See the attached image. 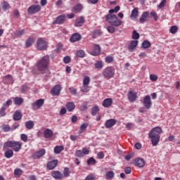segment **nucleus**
Here are the masks:
<instances>
[{
	"mask_svg": "<svg viewBox=\"0 0 180 180\" xmlns=\"http://www.w3.org/2000/svg\"><path fill=\"white\" fill-rule=\"evenodd\" d=\"M8 147L13 148L14 151H19L22 148V143L19 141H8L5 143L4 148H8Z\"/></svg>",
	"mask_w": 180,
	"mask_h": 180,
	"instance_id": "4",
	"label": "nucleus"
},
{
	"mask_svg": "<svg viewBox=\"0 0 180 180\" xmlns=\"http://www.w3.org/2000/svg\"><path fill=\"white\" fill-rule=\"evenodd\" d=\"M22 119V113H20V111L17 110L15 111V113L13 114V120L18 121Z\"/></svg>",
	"mask_w": 180,
	"mask_h": 180,
	"instance_id": "29",
	"label": "nucleus"
},
{
	"mask_svg": "<svg viewBox=\"0 0 180 180\" xmlns=\"http://www.w3.org/2000/svg\"><path fill=\"white\" fill-rule=\"evenodd\" d=\"M116 122H117L116 120L110 119L105 122V126L106 129H110V127H113V126H115V124H116Z\"/></svg>",
	"mask_w": 180,
	"mask_h": 180,
	"instance_id": "18",
	"label": "nucleus"
},
{
	"mask_svg": "<svg viewBox=\"0 0 180 180\" xmlns=\"http://www.w3.org/2000/svg\"><path fill=\"white\" fill-rule=\"evenodd\" d=\"M47 43L44 41L43 38H39L37 41V49L39 51H43L47 50Z\"/></svg>",
	"mask_w": 180,
	"mask_h": 180,
	"instance_id": "6",
	"label": "nucleus"
},
{
	"mask_svg": "<svg viewBox=\"0 0 180 180\" xmlns=\"http://www.w3.org/2000/svg\"><path fill=\"white\" fill-rule=\"evenodd\" d=\"M141 47L142 49H149V47H151V43L147 40H145L143 41Z\"/></svg>",
	"mask_w": 180,
	"mask_h": 180,
	"instance_id": "35",
	"label": "nucleus"
},
{
	"mask_svg": "<svg viewBox=\"0 0 180 180\" xmlns=\"http://www.w3.org/2000/svg\"><path fill=\"white\" fill-rule=\"evenodd\" d=\"M124 172L127 174H131V168H130L129 167H126L124 169Z\"/></svg>",
	"mask_w": 180,
	"mask_h": 180,
	"instance_id": "63",
	"label": "nucleus"
},
{
	"mask_svg": "<svg viewBox=\"0 0 180 180\" xmlns=\"http://www.w3.org/2000/svg\"><path fill=\"white\" fill-rule=\"evenodd\" d=\"M96 179V177H95V175L94 174H90V175H88L85 180H95Z\"/></svg>",
	"mask_w": 180,
	"mask_h": 180,
	"instance_id": "58",
	"label": "nucleus"
},
{
	"mask_svg": "<svg viewBox=\"0 0 180 180\" xmlns=\"http://www.w3.org/2000/svg\"><path fill=\"white\" fill-rule=\"evenodd\" d=\"M138 16H139V8H135L132 10L130 18L131 19H132V20H135V19H137Z\"/></svg>",
	"mask_w": 180,
	"mask_h": 180,
	"instance_id": "25",
	"label": "nucleus"
},
{
	"mask_svg": "<svg viewBox=\"0 0 180 180\" xmlns=\"http://www.w3.org/2000/svg\"><path fill=\"white\" fill-rule=\"evenodd\" d=\"M51 175L54 179L57 180H61L63 178H64L63 174H62L60 171L57 170L53 171L51 172Z\"/></svg>",
	"mask_w": 180,
	"mask_h": 180,
	"instance_id": "14",
	"label": "nucleus"
},
{
	"mask_svg": "<svg viewBox=\"0 0 180 180\" xmlns=\"http://www.w3.org/2000/svg\"><path fill=\"white\" fill-rule=\"evenodd\" d=\"M98 113H99V107L96 105L91 108V115L92 116H96Z\"/></svg>",
	"mask_w": 180,
	"mask_h": 180,
	"instance_id": "34",
	"label": "nucleus"
},
{
	"mask_svg": "<svg viewBox=\"0 0 180 180\" xmlns=\"http://www.w3.org/2000/svg\"><path fill=\"white\" fill-rule=\"evenodd\" d=\"M177 32H178V26L173 25L171 27L170 33H172V34H175V33H176Z\"/></svg>",
	"mask_w": 180,
	"mask_h": 180,
	"instance_id": "45",
	"label": "nucleus"
},
{
	"mask_svg": "<svg viewBox=\"0 0 180 180\" xmlns=\"http://www.w3.org/2000/svg\"><path fill=\"white\" fill-rule=\"evenodd\" d=\"M34 43V39L33 38H29L26 41H25V47L29 48L31 47L32 44Z\"/></svg>",
	"mask_w": 180,
	"mask_h": 180,
	"instance_id": "36",
	"label": "nucleus"
},
{
	"mask_svg": "<svg viewBox=\"0 0 180 180\" xmlns=\"http://www.w3.org/2000/svg\"><path fill=\"white\" fill-rule=\"evenodd\" d=\"M165 4H167V0H162L160 5L158 6V7L160 8V9H162V8H164L165 6Z\"/></svg>",
	"mask_w": 180,
	"mask_h": 180,
	"instance_id": "54",
	"label": "nucleus"
},
{
	"mask_svg": "<svg viewBox=\"0 0 180 180\" xmlns=\"http://www.w3.org/2000/svg\"><path fill=\"white\" fill-rule=\"evenodd\" d=\"M77 56L80 58H84L85 57V51L82 49H79L77 51Z\"/></svg>",
	"mask_w": 180,
	"mask_h": 180,
	"instance_id": "41",
	"label": "nucleus"
},
{
	"mask_svg": "<svg viewBox=\"0 0 180 180\" xmlns=\"http://www.w3.org/2000/svg\"><path fill=\"white\" fill-rule=\"evenodd\" d=\"M95 68L97 70H101V68H103V62L98 60L94 65Z\"/></svg>",
	"mask_w": 180,
	"mask_h": 180,
	"instance_id": "40",
	"label": "nucleus"
},
{
	"mask_svg": "<svg viewBox=\"0 0 180 180\" xmlns=\"http://www.w3.org/2000/svg\"><path fill=\"white\" fill-rule=\"evenodd\" d=\"M43 105H44V99L40 98L32 103V108L34 110H37L40 109Z\"/></svg>",
	"mask_w": 180,
	"mask_h": 180,
	"instance_id": "9",
	"label": "nucleus"
},
{
	"mask_svg": "<svg viewBox=\"0 0 180 180\" xmlns=\"http://www.w3.org/2000/svg\"><path fill=\"white\" fill-rule=\"evenodd\" d=\"M150 16V13L148 11L143 12L139 18L140 23H144L147 21V18Z\"/></svg>",
	"mask_w": 180,
	"mask_h": 180,
	"instance_id": "21",
	"label": "nucleus"
},
{
	"mask_svg": "<svg viewBox=\"0 0 180 180\" xmlns=\"http://www.w3.org/2000/svg\"><path fill=\"white\" fill-rule=\"evenodd\" d=\"M150 81H157L158 79V77L155 75H150Z\"/></svg>",
	"mask_w": 180,
	"mask_h": 180,
	"instance_id": "56",
	"label": "nucleus"
},
{
	"mask_svg": "<svg viewBox=\"0 0 180 180\" xmlns=\"http://www.w3.org/2000/svg\"><path fill=\"white\" fill-rule=\"evenodd\" d=\"M25 126L27 130H32L34 127V122L32 120L27 121L25 124Z\"/></svg>",
	"mask_w": 180,
	"mask_h": 180,
	"instance_id": "27",
	"label": "nucleus"
},
{
	"mask_svg": "<svg viewBox=\"0 0 180 180\" xmlns=\"http://www.w3.org/2000/svg\"><path fill=\"white\" fill-rule=\"evenodd\" d=\"M66 108L68 112H72V110L75 109V104L74 103V102H69L66 104Z\"/></svg>",
	"mask_w": 180,
	"mask_h": 180,
	"instance_id": "28",
	"label": "nucleus"
},
{
	"mask_svg": "<svg viewBox=\"0 0 180 180\" xmlns=\"http://www.w3.org/2000/svg\"><path fill=\"white\" fill-rule=\"evenodd\" d=\"M82 11V5L80 4H77L76 6H74L73 8V11L75 13H78Z\"/></svg>",
	"mask_w": 180,
	"mask_h": 180,
	"instance_id": "32",
	"label": "nucleus"
},
{
	"mask_svg": "<svg viewBox=\"0 0 180 180\" xmlns=\"http://www.w3.org/2000/svg\"><path fill=\"white\" fill-rule=\"evenodd\" d=\"M84 23H85V19L84 17H79L75 20V26L79 27L81 26H84Z\"/></svg>",
	"mask_w": 180,
	"mask_h": 180,
	"instance_id": "19",
	"label": "nucleus"
},
{
	"mask_svg": "<svg viewBox=\"0 0 180 180\" xmlns=\"http://www.w3.org/2000/svg\"><path fill=\"white\" fill-rule=\"evenodd\" d=\"M50 64V56L46 55L37 63V68L41 72H44Z\"/></svg>",
	"mask_w": 180,
	"mask_h": 180,
	"instance_id": "2",
	"label": "nucleus"
},
{
	"mask_svg": "<svg viewBox=\"0 0 180 180\" xmlns=\"http://www.w3.org/2000/svg\"><path fill=\"white\" fill-rule=\"evenodd\" d=\"M63 61L65 64H68L71 62V58H70V56H65L63 58Z\"/></svg>",
	"mask_w": 180,
	"mask_h": 180,
	"instance_id": "55",
	"label": "nucleus"
},
{
	"mask_svg": "<svg viewBox=\"0 0 180 180\" xmlns=\"http://www.w3.org/2000/svg\"><path fill=\"white\" fill-rule=\"evenodd\" d=\"M162 132V129L160 127H154L148 134L149 139H151L152 145L155 147L160 143V134Z\"/></svg>",
	"mask_w": 180,
	"mask_h": 180,
	"instance_id": "1",
	"label": "nucleus"
},
{
	"mask_svg": "<svg viewBox=\"0 0 180 180\" xmlns=\"http://www.w3.org/2000/svg\"><path fill=\"white\" fill-rule=\"evenodd\" d=\"M88 127V124H82L80 126V129L79 131V133L81 134L82 133H84V131H85V130H86V128Z\"/></svg>",
	"mask_w": 180,
	"mask_h": 180,
	"instance_id": "43",
	"label": "nucleus"
},
{
	"mask_svg": "<svg viewBox=\"0 0 180 180\" xmlns=\"http://www.w3.org/2000/svg\"><path fill=\"white\" fill-rule=\"evenodd\" d=\"M138 44H139V41L137 40L131 41L129 46H128V50L129 51H134V49L137 47Z\"/></svg>",
	"mask_w": 180,
	"mask_h": 180,
	"instance_id": "23",
	"label": "nucleus"
},
{
	"mask_svg": "<svg viewBox=\"0 0 180 180\" xmlns=\"http://www.w3.org/2000/svg\"><path fill=\"white\" fill-rule=\"evenodd\" d=\"M152 105L151 97H150V96H145L143 98V106L146 107V109H150Z\"/></svg>",
	"mask_w": 180,
	"mask_h": 180,
	"instance_id": "11",
	"label": "nucleus"
},
{
	"mask_svg": "<svg viewBox=\"0 0 180 180\" xmlns=\"http://www.w3.org/2000/svg\"><path fill=\"white\" fill-rule=\"evenodd\" d=\"M82 92H89V87L87 84H83V86L81 88Z\"/></svg>",
	"mask_w": 180,
	"mask_h": 180,
	"instance_id": "50",
	"label": "nucleus"
},
{
	"mask_svg": "<svg viewBox=\"0 0 180 180\" xmlns=\"http://www.w3.org/2000/svg\"><path fill=\"white\" fill-rule=\"evenodd\" d=\"M112 103H113V100H112V98H105L103 101L102 105L104 108H110Z\"/></svg>",
	"mask_w": 180,
	"mask_h": 180,
	"instance_id": "22",
	"label": "nucleus"
},
{
	"mask_svg": "<svg viewBox=\"0 0 180 180\" xmlns=\"http://www.w3.org/2000/svg\"><path fill=\"white\" fill-rule=\"evenodd\" d=\"M105 60L107 64H110L111 63H113V61H115V58L112 56H108L105 57Z\"/></svg>",
	"mask_w": 180,
	"mask_h": 180,
	"instance_id": "42",
	"label": "nucleus"
},
{
	"mask_svg": "<svg viewBox=\"0 0 180 180\" xmlns=\"http://www.w3.org/2000/svg\"><path fill=\"white\" fill-rule=\"evenodd\" d=\"M101 53V46L99 45L95 44L94 50L90 52L91 56H98Z\"/></svg>",
	"mask_w": 180,
	"mask_h": 180,
	"instance_id": "20",
	"label": "nucleus"
},
{
	"mask_svg": "<svg viewBox=\"0 0 180 180\" xmlns=\"http://www.w3.org/2000/svg\"><path fill=\"white\" fill-rule=\"evenodd\" d=\"M63 150H64V146H56L54 148V153H55V154H60V153H61V151H63Z\"/></svg>",
	"mask_w": 180,
	"mask_h": 180,
	"instance_id": "33",
	"label": "nucleus"
},
{
	"mask_svg": "<svg viewBox=\"0 0 180 180\" xmlns=\"http://www.w3.org/2000/svg\"><path fill=\"white\" fill-rule=\"evenodd\" d=\"M131 37H132L133 40H139L140 39V34H139V32H137V31L134 30L132 32Z\"/></svg>",
	"mask_w": 180,
	"mask_h": 180,
	"instance_id": "39",
	"label": "nucleus"
},
{
	"mask_svg": "<svg viewBox=\"0 0 180 180\" xmlns=\"http://www.w3.org/2000/svg\"><path fill=\"white\" fill-rule=\"evenodd\" d=\"M23 171L20 169H15L14 170V176H15V178H20V175H22Z\"/></svg>",
	"mask_w": 180,
	"mask_h": 180,
	"instance_id": "37",
	"label": "nucleus"
},
{
	"mask_svg": "<svg viewBox=\"0 0 180 180\" xmlns=\"http://www.w3.org/2000/svg\"><path fill=\"white\" fill-rule=\"evenodd\" d=\"M53 131L50 129H46L44 131V136L45 139H51V137H53Z\"/></svg>",
	"mask_w": 180,
	"mask_h": 180,
	"instance_id": "26",
	"label": "nucleus"
},
{
	"mask_svg": "<svg viewBox=\"0 0 180 180\" xmlns=\"http://www.w3.org/2000/svg\"><path fill=\"white\" fill-rule=\"evenodd\" d=\"M8 147L13 148L14 151H19L22 148V143L19 141H8L5 143L4 148H8Z\"/></svg>",
	"mask_w": 180,
	"mask_h": 180,
	"instance_id": "5",
	"label": "nucleus"
},
{
	"mask_svg": "<svg viewBox=\"0 0 180 180\" xmlns=\"http://www.w3.org/2000/svg\"><path fill=\"white\" fill-rule=\"evenodd\" d=\"M58 165V160H53L51 162H49L47 164V169L49 170L54 169Z\"/></svg>",
	"mask_w": 180,
	"mask_h": 180,
	"instance_id": "16",
	"label": "nucleus"
},
{
	"mask_svg": "<svg viewBox=\"0 0 180 180\" xmlns=\"http://www.w3.org/2000/svg\"><path fill=\"white\" fill-rule=\"evenodd\" d=\"M89 82H91V78H89L88 76H86L83 79V85H89Z\"/></svg>",
	"mask_w": 180,
	"mask_h": 180,
	"instance_id": "48",
	"label": "nucleus"
},
{
	"mask_svg": "<svg viewBox=\"0 0 180 180\" xmlns=\"http://www.w3.org/2000/svg\"><path fill=\"white\" fill-rule=\"evenodd\" d=\"M51 92L53 96H58L60 92H61V86L60 84L56 85L53 87Z\"/></svg>",
	"mask_w": 180,
	"mask_h": 180,
	"instance_id": "12",
	"label": "nucleus"
},
{
	"mask_svg": "<svg viewBox=\"0 0 180 180\" xmlns=\"http://www.w3.org/2000/svg\"><path fill=\"white\" fill-rule=\"evenodd\" d=\"M133 155H134L133 153L128 154L125 156V160H127V161H130V159L132 158Z\"/></svg>",
	"mask_w": 180,
	"mask_h": 180,
	"instance_id": "62",
	"label": "nucleus"
},
{
	"mask_svg": "<svg viewBox=\"0 0 180 180\" xmlns=\"http://www.w3.org/2000/svg\"><path fill=\"white\" fill-rule=\"evenodd\" d=\"M134 166L138 167L139 168H143L146 165V161L143 160V159L138 158L135 160Z\"/></svg>",
	"mask_w": 180,
	"mask_h": 180,
	"instance_id": "13",
	"label": "nucleus"
},
{
	"mask_svg": "<svg viewBox=\"0 0 180 180\" xmlns=\"http://www.w3.org/2000/svg\"><path fill=\"white\" fill-rule=\"evenodd\" d=\"M136 98H137V93L132 91H129L128 93V99L129 102H134Z\"/></svg>",
	"mask_w": 180,
	"mask_h": 180,
	"instance_id": "17",
	"label": "nucleus"
},
{
	"mask_svg": "<svg viewBox=\"0 0 180 180\" xmlns=\"http://www.w3.org/2000/svg\"><path fill=\"white\" fill-rule=\"evenodd\" d=\"M65 22V15H61L56 18V20L53 21V25H63Z\"/></svg>",
	"mask_w": 180,
	"mask_h": 180,
	"instance_id": "15",
	"label": "nucleus"
},
{
	"mask_svg": "<svg viewBox=\"0 0 180 180\" xmlns=\"http://www.w3.org/2000/svg\"><path fill=\"white\" fill-rule=\"evenodd\" d=\"M87 164L88 165H94V164H96V160L94 158H90L87 160Z\"/></svg>",
	"mask_w": 180,
	"mask_h": 180,
	"instance_id": "49",
	"label": "nucleus"
},
{
	"mask_svg": "<svg viewBox=\"0 0 180 180\" xmlns=\"http://www.w3.org/2000/svg\"><path fill=\"white\" fill-rule=\"evenodd\" d=\"M75 157H78V158H81L82 157H84V153L81 150H77L75 152Z\"/></svg>",
	"mask_w": 180,
	"mask_h": 180,
	"instance_id": "51",
	"label": "nucleus"
},
{
	"mask_svg": "<svg viewBox=\"0 0 180 180\" xmlns=\"http://www.w3.org/2000/svg\"><path fill=\"white\" fill-rule=\"evenodd\" d=\"M63 176L65 178H68V176H70V169L68 167H65L64 168Z\"/></svg>",
	"mask_w": 180,
	"mask_h": 180,
	"instance_id": "44",
	"label": "nucleus"
},
{
	"mask_svg": "<svg viewBox=\"0 0 180 180\" xmlns=\"http://www.w3.org/2000/svg\"><path fill=\"white\" fill-rule=\"evenodd\" d=\"M40 11H41V6L34 4L28 8L27 13L30 15H34V13H37Z\"/></svg>",
	"mask_w": 180,
	"mask_h": 180,
	"instance_id": "8",
	"label": "nucleus"
},
{
	"mask_svg": "<svg viewBox=\"0 0 180 180\" xmlns=\"http://www.w3.org/2000/svg\"><path fill=\"white\" fill-rule=\"evenodd\" d=\"M4 155L6 158H12L13 157V150H8L5 152Z\"/></svg>",
	"mask_w": 180,
	"mask_h": 180,
	"instance_id": "38",
	"label": "nucleus"
},
{
	"mask_svg": "<svg viewBox=\"0 0 180 180\" xmlns=\"http://www.w3.org/2000/svg\"><path fill=\"white\" fill-rule=\"evenodd\" d=\"M69 89L72 95H77V89H75L74 87H70Z\"/></svg>",
	"mask_w": 180,
	"mask_h": 180,
	"instance_id": "60",
	"label": "nucleus"
},
{
	"mask_svg": "<svg viewBox=\"0 0 180 180\" xmlns=\"http://www.w3.org/2000/svg\"><path fill=\"white\" fill-rule=\"evenodd\" d=\"M103 75L105 78H112L115 75V70L112 67H108L103 70Z\"/></svg>",
	"mask_w": 180,
	"mask_h": 180,
	"instance_id": "7",
	"label": "nucleus"
},
{
	"mask_svg": "<svg viewBox=\"0 0 180 180\" xmlns=\"http://www.w3.org/2000/svg\"><path fill=\"white\" fill-rule=\"evenodd\" d=\"M107 30L109 32V33H115L116 29H115L113 26L109 25L107 27Z\"/></svg>",
	"mask_w": 180,
	"mask_h": 180,
	"instance_id": "52",
	"label": "nucleus"
},
{
	"mask_svg": "<svg viewBox=\"0 0 180 180\" xmlns=\"http://www.w3.org/2000/svg\"><path fill=\"white\" fill-rule=\"evenodd\" d=\"M126 128L127 129V130H131V129H134V124H133V123L128 122L126 124Z\"/></svg>",
	"mask_w": 180,
	"mask_h": 180,
	"instance_id": "53",
	"label": "nucleus"
},
{
	"mask_svg": "<svg viewBox=\"0 0 180 180\" xmlns=\"http://www.w3.org/2000/svg\"><path fill=\"white\" fill-rule=\"evenodd\" d=\"M46 154V149L42 148L35 153H34L32 155L33 160H39V158H41Z\"/></svg>",
	"mask_w": 180,
	"mask_h": 180,
	"instance_id": "10",
	"label": "nucleus"
},
{
	"mask_svg": "<svg viewBox=\"0 0 180 180\" xmlns=\"http://www.w3.org/2000/svg\"><path fill=\"white\" fill-rule=\"evenodd\" d=\"M66 113H67V109L65 108H62L59 112V115L60 116H63V115H65Z\"/></svg>",
	"mask_w": 180,
	"mask_h": 180,
	"instance_id": "57",
	"label": "nucleus"
},
{
	"mask_svg": "<svg viewBox=\"0 0 180 180\" xmlns=\"http://www.w3.org/2000/svg\"><path fill=\"white\" fill-rule=\"evenodd\" d=\"M5 110H6V107H5V105H4V106L0 110V116L1 117H4V116H6V112H5Z\"/></svg>",
	"mask_w": 180,
	"mask_h": 180,
	"instance_id": "47",
	"label": "nucleus"
},
{
	"mask_svg": "<svg viewBox=\"0 0 180 180\" xmlns=\"http://www.w3.org/2000/svg\"><path fill=\"white\" fill-rule=\"evenodd\" d=\"M82 153H83V155H84V154L85 155H88V154H89V150L88 148H84L82 149Z\"/></svg>",
	"mask_w": 180,
	"mask_h": 180,
	"instance_id": "61",
	"label": "nucleus"
},
{
	"mask_svg": "<svg viewBox=\"0 0 180 180\" xmlns=\"http://www.w3.org/2000/svg\"><path fill=\"white\" fill-rule=\"evenodd\" d=\"M105 20L108 22L111 26H115V27H119L122 23V20L118 19L117 16L115 14H108L105 17Z\"/></svg>",
	"mask_w": 180,
	"mask_h": 180,
	"instance_id": "3",
	"label": "nucleus"
},
{
	"mask_svg": "<svg viewBox=\"0 0 180 180\" xmlns=\"http://www.w3.org/2000/svg\"><path fill=\"white\" fill-rule=\"evenodd\" d=\"M14 99V103L15 105H17L18 106H20L22 103H23V98L20 97H15Z\"/></svg>",
	"mask_w": 180,
	"mask_h": 180,
	"instance_id": "30",
	"label": "nucleus"
},
{
	"mask_svg": "<svg viewBox=\"0 0 180 180\" xmlns=\"http://www.w3.org/2000/svg\"><path fill=\"white\" fill-rule=\"evenodd\" d=\"M80 39H81V34L78 33H75L72 35L70 40L71 43H75V41H79Z\"/></svg>",
	"mask_w": 180,
	"mask_h": 180,
	"instance_id": "24",
	"label": "nucleus"
},
{
	"mask_svg": "<svg viewBox=\"0 0 180 180\" xmlns=\"http://www.w3.org/2000/svg\"><path fill=\"white\" fill-rule=\"evenodd\" d=\"M97 157L99 158V160H102V158L105 157V155L103 154V152H99L97 155Z\"/></svg>",
	"mask_w": 180,
	"mask_h": 180,
	"instance_id": "64",
	"label": "nucleus"
},
{
	"mask_svg": "<svg viewBox=\"0 0 180 180\" xmlns=\"http://www.w3.org/2000/svg\"><path fill=\"white\" fill-rule=\"evenodd\" d=\"M106 179H113L115 178V172L113 171H108L105 173Z\"/></svg>",
	"mask_w": 180,
	"mask_h": 180,
	"instance_id": "31",
	"label": "nucleus"
},
{
	"mask_svg": "<svg viewBox=\"0 0 180 180\" xmlns=\"http://www.w3.org/2000/svg\"><path fill=\"white\" fill-rule=\"evenodd\" d=\"M2 9L4 11H8V9H9V3L6 2V1L3 2V4H2Z\"/></svg>",
	"mask_w": 180,
	"mask_h": 180,
	"instance_id": "46",
	"label": "nucleus"
},
{
	"mask_svg": "<svg viewBox=\"0 0 180 180\" xmlns=\"http://www.w3.org/2000/svg\"><path fill=\"white\" fill-rule=\"evenodd\" d=\"M102 34V32L101 30H96L94 32V39H95V36H101Z\"/></svg>",
	"mask_w": 180,
	"mask_h": 180,
	"instance_id": "59",
	"label": "nucleus"
}]
</instances>
